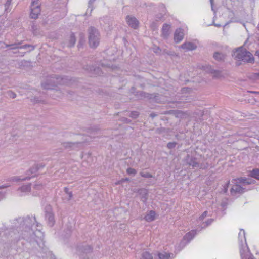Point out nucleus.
<instances>
[{
	"label": "nucleus",
	"instance_id": "f257e3e1",
	"mask_svg": "<svg viewBox=\"0 0 259 259\" xmlns=\"http://www.w3.org/2000/svg\"><path fill=\"white\" fill-rule=\"evenodd\" d=\"M232 56L234 59L238 61H243L244 62H253L254 58L251 53L246 51L243 48H240L234 52Z\"/></svg>",
	"mask_w": 259,
	"mask_h": 259
},
{
	"label": "nucleus",
	"instance_id": "f03ea898",
	"mask_svg": "<svg viewBox=\"0 0 259 259\" xmlns=\"http://www.w3.org/2000/svg\"><path fill=\"white\" fill-rule=\"evenodd\" d=\"M39 169V165H33L26 172L28 176L22 177L20 176H14L11 178V180L14 182H19L20 181H24L30 180L31 178L35 177L37 172Z\"/></svg>",
	"mask_w": 259,
	"mask_h": 259
},
{
	"label": "nucleus",
	"instance_id": "7ed1b4c3",
	"mask_svg": "<svg viewBox=\"0 0 259 259\" xmlns=\"http://www.w3.org/2000/svg\"><path fill=\"white\" fill-rule=\"evenodd\" d=\"M89 34L90 46L91 47L95 48L99 44V34L93 28H90Z\"/></svg>",
	"mask_w": 259,
	"mask_h": 259
},
{
	"label": "nucleus",
	"instance_id": "20e7f679",
	"mask_svg": "<svg viewBox=\"0 0 259 259\" xmlns=\"http://www.w3.org/2000/svg\"><path fill=\"white\" fill-rule=\"evenodd\" d=\"M40 13V7L38 5V0H32L31 8L30 17L36 19Z\"/></svg>",
	"mask_w": 259,
	"mask_h": 259
},
{
	"label": "nucleus",
	"instance_id": "39448f33",
	"mask_svg": "<svg viewBox=\"0 0 259 259\" xmlns=\"http://www.w3.org/2000/svg\"><path fill=\"white\" fill-rule=\"evenodd\" d=\"M83 142H64L62 146L66 149L70 150H78L82 146Z\"/></svg>",
	"mask_w": 259,
	"mask_h": 259
},
{
	"label": "nucleus",
	"instance_id": "423d86ee",
	"mask_svg": "<svg viewBox=\"0 0 259 259\" xmlns=\"http://www.w3.org/2000/svg\"><path fill=\"white\" fill-rule=\"evenodd\" d=\"M19 220L21 222L23 221V226H25V227L29 230H30L33 225L34 224V222L36 223L35 217L30 218L29 216H28L24 219L19 218Z\"/></svg>",
	"mask_w": 259,
	"mask_h": 259
},
{
	"label": "nucleus",
	"instance_id": "0eeeda50",
	"mask_svg": "<svg viewBox=\"0 0 259 259\" xmlns=\"http://www.w3.org/2000/svg\"><path fill=\"white\" fill-rule=\"evenodd\" d=\"M230 192L232 195L242 194L245 192V188L238 184H235L232 186Z\"/></svg>",
	"mask_w": 259,
	"mask_h": 259
},
{
	"label": "nucleus",
	"instance_id": "6e6552de",
	"mask_svg": "<svg viewBox=\"0 0 259 259\" xmlns=\"http://www.w3.org/2000/svg\"><path fill=\"white\" fill-rule=\"evenodd\" d=\"M185 160L187 164L192 166L193 168L198 166V162L197 161V159L188 154L186 156Z\"/></svg>",
	"mask_w": 259,
	"mask_h": 259
},
{
	"label": "nucleus",
	"instance_id": "1a4fd4ad",
	"mask_svg": "<svg viewBox=\"0 0 259 259\" xmlns=\"http://www.w3.org/2000/svg\"><path fill=\"white\" fill-rule=\"evenodd\" d=\"M31 190V184L23 185L18 188L17 191L19 193L20 196H22L28 194Z\"/></svg>",
	"mask_w": 259,
	"mask_h": 259
},
{
	"label": "nucleus",
	"instance_id": "9d476101",
	"mask_svg": "<svg viewBox=\"0 0 259 259\" xmlns=\"http://www.w3.org/2000/svg\"><path fill=\"white\" fill-rule=\"evenodd\" d=\"M126 21L130 26L134 28H137L139 25V22L135 17L127 16Z\"/></svg>",
	"mask_w": 259,
	"mask_h": 259
},
{
	"label": "nucleus",
	"instance_id": "9b49d317",
	"mask_svg": "<svg viewBox=\"0 0 259 259\" xmlns=\"http://www.w3.org/2000/svg\"><path fill=\"white\" fill-rule=\"evenodd\" d=\"M184 33L181 29H177L174 35V40L176 42L178 43L180 42L183 38Z\"/></svg>",
	"mask_w": 259,
	"mask_h": 259
},
{
	"label": "nucleus",
	"instance_id": "f8f14e48",
	"mask_svg": "<svg viewBox=\"0 0 259 259\" xmlns=\"http://www.w3.org/2000/svg\"><path fill=\"white\" fill-rule=\"evenodd\" d=\"M46 218L48 220V225L51 227L53 226L55 223L54 214L51 212H48L46 214Z\"/></svg>",
	"mask_w": 259,
	"mask_h": 259
},
{
	"label": "nucleus",
	"instance_id": "ddd939ff",
	"mask_svg": "<svg viewBox=\"0 0 259 259\" xmlns=\"http://www.w3.org/2000/svg\"><path fill=\"white\" fill-rule=\"evenodd\" d=\"M100 127L98 125H93L88 127L87 130V132L91 135H94L100 131Z\"/></svg>",
	"mask_w": 259,
	"mask_h": 259
},
{
	"label": "nucleus",
	"instance_id": "4468645a",
	"mask_svg": "<svg viewBox=\"0 0 259 259\" xmlns=\"http://www.w3.org/2000/svg\"><path fill=\"white\" fill-rule=\"evenodd\" d=\"M196 234V230H192L191 231L187 233L184 236V239L185 240H187L188 242H189L190 240H191L195 235Z\"/></svg>",
	"mask_w": 259,
	"mask_h": 259
},
{
	"label": "nucleus",
	"instance_id": "2eb2a0df",
	"mask_svg": "<svg viewBox=\"0 0 259 259\" xmlns=\"http://www.w3.org/2000/svg\"><path fill=\"white\" fill-rule=\"evenodd\" d=\"M181 48L187 51L193 50L196 48V46L193 43H185L181 46Z\"/></svg>",
	"mask_w": 259,
	"mask_h": 259
},
{
	"label": "nucleus",
	"instance_id": "dca6fc26",
	"mask_svg": "<svg viewBox=\"0 0 259 259\" xmlns=\"http://www.w3.org/2000/svg\"><path fill=\"white\" fill-rule=\"evenodd\" d=\"M140 195H141V199L143 202H146L148 197V192L146 189H141L139 190Z\"/></svg>",
	"mask_w": 259,
	"mask_h": 259
},
{
	"label": "nucleus",
	"instance_id": "f3484780",
	"mask_svg": "<svg viewBox=\"0 0 259 259\" xmlns=\"http://www.w3.org/2000/svg\"><path fill=\"white\" fill-rule=\"evenodd\" d=\"M155 212L153 210L150 211L145 216V219L147 222H151L155 219Z\"/></svg>",
	"mask_w": 259,
	"mask_h": 259
},
{
	"label": "nucleus",
	"instance_id": "a211bd4d",
	"mask_svg": "<svg viewBox=\"0 0 259 259\" xmlns=\"http://www.w3.org/2000/svg\"><path fill=\"white\" fill-rule=\"evenodd\" d=\"M44 187L41 184H36L33 186V194L34 195H38L37 191L41 190Z\"/></svg>",
	"mask_w": 259,
	"mask_h": 259
},
{
	"label": "nucleus",
	"instance_id": "6ab92c4d",
	"mask_svg": "<svg viewBox=\"0 0 259 259\" xmlns=\"http://www.w3.org/2000/svg\"><path fill=\"white\" fill-rule=\"evenodd\" d=\"M249 175L250 177L259 180V169L255 168L253 169L252 170L250 171Z\"/></svg>",
	"mask_w": 259,
	"mask_h": 259
},
{
	"label": "nucleus",
	"instance_id": "aec40b11",
	"mask_svg": "<svg viewBox=\"0 0 259 259\" xmlns=\"http://www.w3.org/2000/svg\"><path fill=\"white\" fill-rule=\"evenodd\" d=\"M64 191L65 193L67 194V196H66L64 198V199L66 200L67 201L70 200L73 197L72 192L71 191H69V189L67 187L64 188Z\"/></svg>",
	"mask_w": 259,
	"mask_h": 259
},
{
	"label": "nucleus",
	"instance_id": "412c9836",
	"mask_svg": "<svg viewBox=\"0 0 259 259\" xmlns=\"http://www.w3.org/2000/svg\"><path fill=\"white\" fill-rule=\"evenodd\" d=\"M170 29V25H168L167 24H164L163 26V27H162V34L165 36H167L168 34V32H169Z\"/></svg>",
	"mask_w": 259,
	"mask_h": 259
},
{
	"label": "nucleus",
	"instance_id": "4be33fe9",
	"mask_svg": "<svg viewBox=\"0 0 259 259\" xmlns=\"http://www.w3.org/2000/svg\"><path fill=\"white\" fill-rule=\"evenodd\" d=\"M172 253H167L166 252L159 253L158 254L159 259H169L172 255Z\"/></svg>",
	"mask_w": 259,
	"mask_h": 259
},
{
	"label": "nucleus",
	"instance_id": "5701e85b",
	"mask_svg": "<svg viewBox=\"0 0 259 259\" xmlns=\"http://www.w3.org/2000/svg\"><path fill=\"white\" fill-rule=\"evenodd\" d=\"M141 259H153L152 255L148 252H143Z\"/></svg>",
	"mask_w": 259,
	"mask_h": 259
},
{
	"label": "nucleus",
	"instance_id": "b1692460",
	"mask_svg": "<svg viewBox=\"0 0 259 259\" xmlns=\"http://www.w3.org/2000/svg\"><path fill=\"white\" fill-rule=\"evenodd\" d=\"M234 181L236 182V183H241L243 186H245L246 185V178H239L237 179H234Z\"/></svg>",
	"mask_w": 259,
	"mask_h": 259
},
{
	"label": "nucleus",
	"instance_id": "393cba45",
	"mask_svg": "<svg viewBox=\"0 0 259 259\" xmlns=\"http://www.w3.org/2000/svg\"><path fill=\"white\" fill-rule=\"evenodd\" d=\"M238 237L239 240H241V242H242V239H244L245 241H246L245 236V231L244 230L241 229L240 230V232L239 233Z\"/></svg>",
	"mask_w": 259,
	"mask_h": 259
},
{
	"label": "nucleus",
	"instance_id": "a878e982",
	"mask_svg": "<svg viewBox=\"0 0 259 259\" xmlns=\"http://www.w3.org/2000/svg\"><path fill=\"white\" fill-rule=\"evenodd\" d=\"M92 248L89 245L85 246L83 247V248L82 249V251L85 253H90V252H92Z\"/></svg>",
	"mask_w": 259,
	"mask_h": 259
},
{
	"label": "nucleus",
	"instance_id": "bb28decb",
	"mask_svg": "<svg viewBox=\"0 0 259 259\" xmlns=\"http://www.w3.org/2000/svg\"><path fill=\"white\" fill-rule=\"evenodd\" d=\"M214 58L217 60H221L224 58V56L220 53H215L213 56Z\"/></svg>",
	"mask_w": 259,
	"mask_h": 259
},
{
	"label": "nucleus",
	"instance_id": "cd10ccee",
	"mask_svg": "<svg viewBox=\"0 0 259 259\" xmlns=\"http://www.w3.org/2000/svg\"><path fill=\"white\" fill-rule=\"evenodd\" d=\"M7 187H8V186H6V185H2V186H0V190L5 188ZM5 192L0 191V200L1 199H2L5 197Z\"/></svg>",
	"mask_w": 259,
	"mask_h": 259
},
{
	"label": "nucleus",
	"instance_id": "c85d7f7f",
	"mask_svg": "<svg viewBox=\"0 0 259 259\" xmlns=\"http://www.w3.org/2000/svg\"><path fill=\"white\" fill-rule=\"evenodd\" d=\"M140 174L142 177L144 178H150L153 177L152 175L149 172H141Z\"/></svg>",
	"mask_w": 259,
	"mask_h": 259
},
{
	"label": "nucleus",
	"instance_id": "c756f323",
	"mask_svg": "<svg viewBox=\"0 0 259 259\" xmlns=\"http://www.w3.org/2000/svg\"><path fill=\"white\" fill-rule=\"evenodd\" d=\"M208 167V163H198V166H197V168H199L201 169H206Z\"/></svg>",
	"mask_w": 259,
	"mask_h": 259
},
{
	"label": "nucleus",
	"instance_id": "7c9ffc66",
	"mask_svg": "<svg viewBox=\"0 0 259 259\" xmlns=\"http://www.w3.org/2000/svg\"><path fill=\"white\" fill-rule=\"evenodd\" d=\"M126 172L128 175H135L137 173V171L132 168H128L127 169Z\"/></svg>",
	"mask_w": 259,
	"mask_h": 259
},
{
	"label": "nucleus",
	"instance_id": "2f4dec72",
	"mask_svg": "<svg viewBox=\"0 0 259 259\" xmlns=\"http://www.w3.org/2000/svg\"><path fill=\"white\" fill-rule=\"evenodd\" d=\"M177 143L175 142H169L167 144V147L168 149H171L175 147Z\"/></svg>",
	"mask_w": 259,
	"mask_h": 259
},
{
	"label": "nucleus",
	"instance_id": "473e14b6",
	"mask_svg": "<svg viewBox=\"0 0 259 259\" xmlns=\"http://www.w3.org/2000/svg\"><path fill=\"white\" fill-rule=\"evenodd\" d=\"M213 221V219H208V220H207V221L203 223L204 226L202 227V228H204L206 227L207 226H208V225L211 224Z\"/></svg>",
	"mask_w": 259,
	"mask_h": 259
},
{
	"label": "nucleus",
	"instance_id": "72a5a7b5",
	"mask_svg": "<svg viewBox=\"0 0 259 259\" xmlns=\"http://www.w3.org/2000/svg\"><path fill=\"white\" fill-rule=\"evenodd\" d=\"M246 185H250L252 184H254L255 183V181L251 179H247L246 178V182H245Z\"/></svg>",
	"mask_w": 259,
	"mask_h": 259
},
{
	"label": "nucleus",
	"instance_id": "f704fd0d",
	"mask_svg": "<svg viewBox=\"0 0 259 259\" xmlns=\"http://www.w3.org/2000/svg\"><path fill=\"white\" fill-rule=\"evenodd\" d=\"M207 211H205L202 215L199 217V220L200 221H202L204 219V218L207 216Z\"/></svg>",
	"mask_w": 259,
	"mask_h": 259
},
{
	"label": "nucleus",
	"instance_id": "c9c22d12",
	"mask_svg": "<svg viewBox=\"0 0 259 259\" xmlns=\"http://www.w3.org/2000/svg\"><path fill=\"white\" fill-rule=\"evenodd\" d=\"M71 42H72V45H74L75 42V39L74 36H71Z\"/></svg>",
	"mask_w": 259,
	"mask_h": 259
},
{
	"label": "nucleus",
	"instance_id": "e433bc0d",
	"mask_svg": "<svg viewBox=\"0 0 259 259\" xmlns=\"http://www.w3.org/2000/svg\"><path fill=\"white\" fill-rule=\"evenodd\" d=\"M34 165H39V169L42 168L45 166V165L42 163L39 164H35Z\"/></svg>",
	"mask_w": 259,
	"mask_h": 259
},
{
	"label": "nucleus",
	"instance_id": "4c0bfd02",
	"mask_svg": "<svg viewBox=\"0 0 259 259\" xmlns=\"http://www.w3.org/2000/svg\"><path fill=\"white\" fill-rule=\"evenodd\" d=\"M240 254H241L242 259H246L245 256L243 255L241 250L240 251Z\"/></svg>",
	"mask_w": 259,
	"mask_h": 259
},
{
	"label": "nucleus",
	"instance_id": "58836bf2",
	"mask_svg": "<svg viewBox=\"0 0 259 259\" xmlns=\"http://www.w3.org/2000/svg\"><path fill=\"white\" fill-rule=\"evenodd\" d=\"M138 114H132L131 117L134 118H136L138 117Z\"/></svg>",
	"mask_w": 259,
	"mask_h": 259
},
{
	"label": "nucleus",
	"instance_id": "ea45409f",
	"mask_svg": "<svg viewBox=\"0 0 259 259\" xmlns=\"http://www.w3.org/2000/svg\"><path fill=\"white\" fill-rule=\"evenodd\" d=\"M255 55L259 57V51L256 52Z\"/></svg>",
	"mask_w": 259,
	"mask_h": 259
},
{
	"label": "nucleus",
	"instance_id": "a19ab883",
	"mask_svg": "<svg viewBox=\"0 0 259 259\" xmlns=\"http://www.w3.org/2000/svg\"><path fill=\"white\" fill-rule=\"evenodd\" d=\"M156 115V114H150L151 117L152 118H154V117L155 116V115Z\"/></svg>",
	"mask_w": 259,
	"mask_h": 259
},
{
	"label": "nucleus",
	"instance_id": "79ce46f5",
	"mask_svg": "<svg viewBox=\"0 0 259 259\" xmlns=\"http://www.w3.org/2000/svg\"><path fill=\"white\" fill-rule=\"evenodd\" d=\"M12 97L13 98H15V97H16V95H15V94H13V95H12Z\"/></svg>",
	"mask_w": 259,
	"mask_h": 259
},
{
	"label": "nucleus",
	"instance_id": "37998d69",
	"mask_svg": "<svg viewBox=\"0 0 259 259\" xmlns=\"http://www.w3.org/2000/svg\"><path fill=\"white\" fill-rule=\"evenodd\" d=\"M125 122H130V120H127V119H126Z\"/></svg>",
	"mask_w": 259,
	"mask_h": 259
},
{
	"label": "nucleus",
	"instance_id": "c03bdc74",
	"mask_svg": "<svg viewBox=\"0 0 259 259\" xmlns=\"http://www.w3.org/2000/svg\"><path fill=\"white\" fill-rule=\"evenodd\" d=\"M252 93H259V92H253Z\"/></svg>",
	"mask_w": 259,
	"mask_h": 259
},
{
	"label": "nucleus",
	"instance_id": "a18cd8bd",
	"mask_svg": "<svg viewBox=\"0 0 259 259\" xmlns=\"http://www.w3.org/2000/svg\"><path fill=\"white\" fill-rule=\"evenodd\" d=\"M240 64V63H237V65H239Z\"/></svg>",
	"mask_w": 259,
	"mask_h": 259
},
{
	"label": "nucleus",
	"instance_id": "49530a36",
	"mask_svg": "<svg viewBox=\"0 0 259 259\" xmlns=\"http://www.w3.org/2000/svg\"><path fill=\"white\" fill-rule=\"evenodd\" d=\"M229 184V182H228V184H227V186L228 187V185Z\"/></svg>",
	"mask_w": 259,
	"mask_h": 259
},
{
	"label": "nucleus",
	"instance_id": "de8ad7c7",
	"mask_svg": "<svg viewBox=\"0 0 259 259\" xmlns=\"http://www.w3.org/2000/svg\"><path fill=\"white\" fill-rule=\"evenodd\" d=\"M257 76H258V77H259V74H257Z\"/></svg>",
	"mask_w": 259,
	"mask_h": 259
}]
</instances>
